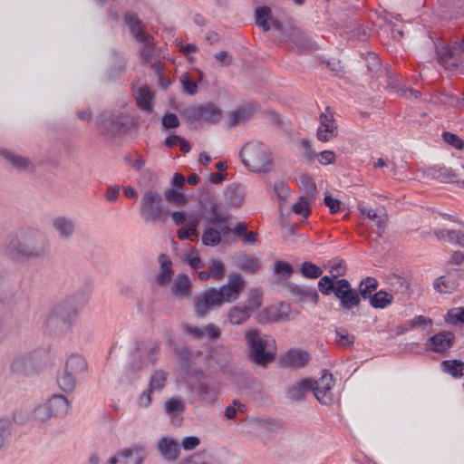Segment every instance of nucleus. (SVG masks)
I'll use <instances>...</instances> for the list:
<instances>
[{"label":"nucleus","mask_w":464,"mask_h":464,"mask_svg":"<svg viewBox=\"0 0 464 464\" xmlns=\"http://www.w3.org/2000/svg\"><path fill=\"white\" fill-rule=\"evenodd\" d=\"M379 283L375 277L363 278L358 288H353L349 280L336 276H324L318 281V290L324 295H334L339 300L340 307L343 311L351 312L355 315L354 308H358L362 300H369L378 288Z\"/></svg>","instance_id":"1"},{"label":"nucleus","mask_w":464,"mask_h":464,"mask_svg":"<svg viewBox=\"0 0 464 464\" xmlns=\"http://www.w3.org/2000/svg\"><path fill=\"white\" fill-rule=\"evenodd\" d=\"M50 247V242L42 231L26 228L8 236L5 251L14 262H31L47 257Z\"/></svg>","instance_id":"2"},{"label":"nucleus","mask_w":464,"mask_h":464,"mask_svg":"<svg viewBox=\"0 0 464 464\" xmlns=\"http://www.w3.org/2000/svg\"><path fill=\"white\" fill-rule=\"evenodd\" d=\"M247 359L254 364L266 368L276 359V341L259 329L247 330L244 335Z\"/></svg>","instance_id":"3"},{"label":"nucleus","mask_w":464,"mask_h":464,"mask_svg":"<svg viewBox=\"0 0 464 464\" xmlns=\"http://www.w3.org/2000/svg\"><path fill=\"white\" fill-rule=\"evenodd\" d=\"M78 318V308L74 301L64 300L55 304L46 320V329L53 334H64L72 330Z\"/></svg>","instance_id":"4"},{"label":"nucleus","mask_w":464,"mask_h":464,"mask_svg":"<svg viewBox=\"0 0 464 464\" xmlns=\"http://www.w3.org/2000/svg\"><path fill=\"white\" fill-rule=\"evenodd\" d=\"M190 129L196 130L204 121L209 125L219 123L223 118V111L215 103L209 102L199 105L188 106L179 111Z\"/></svg>","instance_id":"5"},{"label":"nucleus","mask_w":464,"mask_h":464,"mask_svg":"<svg viewBox=\"0 0 464 464\" xmlns=\"http://www.w3.org/2000/svg\"><path fill=\"white\" fill-rule=\"evenodd\" d=\"M97 121L101 132L111 138L123 137L135 126L133 119L120 111L102 112L97 117Z\"/></svg>","instance_id":"6"},{"label":"nucleus","mask_w":464,"mask_h":464,"mask_svg":"<svg viewBox=\"0 0 464 464\" xmlns=\"http://www.w3.org/2000/svg\"><path fill=\"white\" fill-rule=\"evenodd\" d=\"M242 163L251 171L266 173L272 165L271 154L261 143L248 142L240 150Z\"/></svg>","instance_id":"7"},{"label":"nucleus","mask_w":464,"mask_h":464,"mask_svg":"<svg viewBox=\"0 0 464 464\" xmlns=\"http://www.w3.org/2000/svg\"><path fill=\"white\" fill-rule=\"evenodd\" d=\"M140 214L145 222L157 223L165 222L169 211L164 208L161 195L149 190L141 198Z\"/></svg>","instance_id":"8"},{"label":"nucleus","mask_w":464,"mask_h":464,"mask_svg":"<svg viewBox=\"0 0 464 464\" xmlns=\"http://www.w3.org/2000/svg\"><path fill=\"white\" fill-rule=\"evenodd\" d=\"M38 370V358L35 352L18 353L10 362V371L13 374L27 377L34 375Z\"/></svg>","instance_id":"9"},{"label":"nucleus","mask_w":464,"mask_h":464,"mask_svg":"<svg viewBox=\"0 0 464 464\" xmlns=\"http://www.w3.org/2000/svg\"><path fill=\"white\" fill-rule=\"evenodd\" d=\"M464 53L459 48V43L455 42L452 46H442L437 51V59L447 70H453L459 67L464 61Z\"/></svg>","instance_id":"10"},{"label":"nucleus","mask_w":464,"mask_h":464,"mask_svg":"<svg viewBox=\"0 0 464 464\" xmlns=\"http://www.w3.org/2000/svg\"><path fill=\"white\" fill-rule=\"evenodd\" d=\"M320 126L316 137L320 141L326 142L338 135V127L334 120V111L327 106L325 111L319 116Z\"/></svg>","instance_id":"11"},{"label":"nucleus","mask_w":464,"mask_h":464,"mask_svg":"<svg viewBox=\"0 0 464 464\" xmlns=\"http://www.w3.org/2000/svg\"><path fill=\"white\" fill-rule=\"evenodd\" d=\"M245 284L246 282L240 275L229 276L227 283L218 290L222 304L236 301L243 291Z\"/></svg>","instance_id":"12"},{"label":"nucleus","mask_w":464,"mask_h":464,"mask_svg":"<svg viewBox=\"0 0 464 464\" xmlns=\"http://www.w3.org/2000/svg\"><path fill=\"white\" fill-rule=\"evenodd\" d=\"M455 334L450 331H440L429 337L425 343L426 350L445 354L454 345Z\"/></svg>","instance_id":"13"},{"label":"nucleus","mask_w":464,"mask_h":464,"mask_svg":"<svg viewBox=\"0 0 464 464\" xmlns=\"http://www.w3.org/2000/svg\"><path fill=\"white\" fill-rule=\"evenodd\" d=\"M221 304L218 289L212 287L201 293L200 298L195 303L194 311L198 318H205L215 305Z\"/></svg>","instance_id":"14"},{"label":"nucleus","mask_w":464,"mask_h":464,"mask_svg":"<svg viewBox=\"0 0 464 464\" xmlns=\"http://www.w3.org/2000/svg\"><path fill=\"white\" fill-rule=\"evenodd\" d=\"M289 42L296 53H304L317 50V44L312 38L298 27H293L285 39Z\"/></svg>","instance_id":"15"},{"label":"nucleus","mask_w":464,"mask_h":464,"mask_svg":"<svg viewBox=\"0 0 464 464\" xmlns=\"http://www.w3.org/2000/svg\"><path fill=\"white\" fill-rule=\"evenodd\" d=\"M147 456L143 447L127 448L111 458L106 464H141Z\"/></svg>","instance_id":"16"},{"label":"nucleus","mask_w":464,"mask_h":464,"mask_svg":"<svg viewBox=\"0 0 464 464\" xmlns=\"http://www.w3.org/2000/svg\"><path fill=\"white\" fill-rule=\"evenodd\" d=\"M284 287L295 297L296 302L304 303L310 301L316 304L319 301V295L314 287L301 286L293 282H285Z\"/></svg>","instance_id":"17"},{"label":"nucleus","mask_w":464,"mask_h":464,"mask_svg":"<svg viewBox=\"0 0 464 464\" xmlns=\"http://www.w3.org/2000/svg\"><path fill=\"white\" fill-rule=\"evenodd\" d=\"M209 194L203 196L199 200L201 209L204 211V218L211 225H221L228 221L229 215L222 214L219 209V205L217 201H211L208 207L203 205V201L210 200Z\"/></svg>","instance_id":"18"},{"label":"nucleus","mask_w":464,"mask_h":464,"mask_svg":"<svg viewBox=\"0 0 464 464\" xmlns=\"http://www.w3.org/2000/svg\"><path fill=\"white\" fill-rule=\"evenodd\" d=\"M190 389L194 394L198 395L199 401L208 404H213L216 401L218 393L217 385L203 380H198L191 384Z\"/></svg>","instance_id":"19"},{"label":"nucleus","mask_w":464,"mask_h":464,"mask_svg":"<svg viewBox=\"0 0 464 464\" xmlns=\"http://www.w3.org/2000/svg\"><path fill=\"white\" fill-rule=\"evenodd\" d=\"M157 450L167 461H175L180 455V448L177 440L162 436L158 443Z\"/></svg>","instance_id":"20"},{"label":"nucleus","mask_w":464,"mask_h":464,"mask_svg":"<svg viewBox=\"0 0 464 464\" xmlns=\"http://www.w3.org/2000/svg\"><path fill=\"white\" fill-rule=\"evenodd\" d=\"M289 314L281 310V307L270 305L264 308L257 315L256 321L261 324L278 323L288 320Z\"/></svg>","instance_id":"21"},{"label":"nucleus","mask_w":464,"mask_h":464,"mask_svg":"<svg viewBox=\"0 0 464 464\" xmlns=\"http://www.w3.org/2000/svg\"><path fill=\"white\" fill-rule=\"evenodd\" d=\"M309 359L307 352L292 348L282 356L280 362L285 366L302 368L306 365Z\"/></svg>","instance_id":"22"},{"label":"nucleus","mask_w":464,"mask_h":464,"mask_svg":"<svg viewBox=\"0 0 464 464\" xmlns=\"http://www.w3.org/2000/svg\"><path fill=\"white\" fill-rule=\"evenodd\" d=\"M53 227L62 240L70 239L75 232L74 221L65 216L56 217L53 220Z\"/></svg>","instance_id":"23"},{"label":"nucleus","mask_w":464,"mask_h":464,"mask_svg":"<svg viewBox=\"0 0 464 464\" xmlns=\"http://www.w3.org/2000/svg\"><path fill=\"white\" fill-rule=\"evenodd\" d=\"M159 263L160 271L156 277V283L160 286H166L172 281L174 276V271L171 267L172 261L168 255L162 253L159 256Z\"/></svg>","instance_id":"24"},{"label":"nucleus","mask_w":464,"mask_h":464,"mask_svg":"<svg viewBox=\"0 0 464 464\" xmlns=\"http://www.w3.org/2000/svg\"><path fill=\"white\" fill-rule=\"evenodd\" d=\"M171 294L176 297H186L191 295L192 283L186 274H179L171 286Z\"/></svg>","instance_id":"25"},{"label":"nucleus","mask_w":464,"mask_h":464,"mask_svg":"<svg viewBox=\"0 0 464 464\" xmlns=\"http://www.w3.org/2000/svg\"><path fill=\"white\" fill-rule=\"evenodd\" d=\"M169 343L177 356L181 372H187L190 366V360L192 356L191 350L187 346L175 344L172 340H169Z\"/></svg>","instance_id":"26"},{"label":"nucleus","mask_w":464,"mask_h":464,"mask_svg":"<svg viewBox=\"0 0 464 464\" xmlns=\"http://www.w3.org/2000/svg\"><path fill=\"white\" fill-rule=\"evenodd\" d=\"M313 380L311 379H303L302 381L295 383L287 390V398L295 401H302L304 400V393L307 392H311L313 388Z\"/></svg>","instance_id":"27"},{"label":"nucleus","mask_w":464,"mask_h":464,"mask_svg":"<svg viewBox=\"0 0 464 464\" xmlns=\"http://www.w3.org/2000/svg\"><path fill=\"white\" fill-rule=\"evenodd\" d=\"M45 404L53 417L64 416L69 409V401L63 395H53Z\"/></svg>","instance_id":"28"},{"label":"nucleus","mask_w":464,"mask_h":464,"mask_svg":"<svg viewBox=\"0 0 464 464\" xmlns=\"http://www.w3.org/2000/svg\"><path fill=\"white\" fill-rule=\"evenodd\" d=\"M154 93L148 86H142L139 89L137 94V105L139 108L147 113H151L153 111Z\"/></svg>","instance_id":"29"},{"label":"nucleus","mask_w":464,"mask_h":464,"mask_svg":"<svg viewBox=\"0 0 464 464\" xmlns=\"http://www.w3.org/2000/svg\"><path fill=\"white\" fill-rule=\"evenodd\" d=\"M0 156L7 162L11 163L12 166L19 171L25 170L29 169V167H33V164L28 159L11 152L8 150L0 149Z\"/></svg>","instance_id":"30"},{"label":"nucleus","mask_w":464,"mask_h":464,"mask_svg":"<svg viewBox=\"0 0 464 464\" xmlns=\"http://www.w3.org/2000/svg\"><path fill=\"white\" fill-rule=\"evenodd\" d=\"M256 24L265 32L271 29L270 22L273 19L270 7L263 5L256 8L255 11Z\"/></svg>","instance_id":"31"},{"label":"nucleus","mask_w":464,"mask_h":464,"mask_svg":"<svg viewBox=\"0 0 464 464\" xmlns=\"http://www.w3.org/2000/svg\"><path fill=\"white\" fill-rule=\"evenodd\" d=\"M393 302L392 294L380 290L375 292L371 298H369L370 305L375 309H384Z\"/></svg>","instance_id":"32"},{"label":"nucleus","mask_w":464,"mask_h":464,"mask_svg":"<svg viewBox=\"0 0 464 464\" xmlns=\"http://www.w3.org/2000/svg\"><path fill=\"white\" fill-rule=\"evenodd\" d=\"M434 289L441 294H451L459 287V283L454 278H448L441 276L435 279L433 283Z\"/></svg>","instance_id":"33"},{"label":"nucleus","mask_w":464,"mask_h":464,"mask_svg":"<svg viewBox=\"0 0 464 464\" xmlns=\"http://www.w3.org/2000/svg\"><path fill=\"white\" fill-rule=\"evenodd\" d=\"M77 376L65 368L57 375V383L61 390L71 392L75 389Z\"/></svg>","instance_id":"34"},{"label":"nucleus","mask_w":464,"mask_h":464,"mask_svg":"<svg viewBox=\"0 0 464 464\" xmlns=\"http://www.w3.org/2000/svg\"><path fill=\"white\" fill-rule=\"evenodd\" d=\"M251 316V314L244 307L235 305L228 311V322L233 325H238L246 322Z\"/></svg>","instance_id":"35"},{"label":"nucleus","mask_w":464,"mask_h":464,"mask_svg":"<svg viewBox=\"0 0 464 464\" xmlns=\"http://www.w3.org/2000/svg\"><path fill=\"white\" fill-rule=\"evenodd\" d=\"M64 368L76 376L87 370L85 359L79 354H72L66 361Z\"/></svg>","instance_id":"36"},{"label":"nucleus","mask_w":464,"mask_h":464,"mask_svg":"<svg viewBox=\"0 0 464 464\" xmlns=\"http://www.w3.org/2000/svg\"><path fill=\"white\" fill-rule=\"evenodd\" d=\"M247 224L237 222L233 227L232 232L237 235L245 244H254L257 240V233L248 232Z\"/></svg>","instance_id":"37"},{"label":"nucleus","mask_w":464,"mask_h":464,"mask_svg":"<svg viewBox=\"0 0 464 464\" xmlns=\"http://www.w3.org/2000/svg\"><path fill=\"white\" fill-rule=\"evenodd\" d=\"M440 365L442 371L450 374L453 378L458 379L463 376L464 362L460 360H444Z\"/></svg>","instance_id":"38"},{"label":"nucleus","mask_w":464,"mask_h":464,"mask_svg":"<svg viewBox=\"0 0 464 464\" xmlns=\"http://www.w3.org/2000/svg\"><path fill=\"white\" fill-rule=\"evenodd\" d=\"M125 67L126 63L124 57L118 50L112 49L111 53V76H119L125 70Z\"/></svg>","instance_id":"39"},{"label":"nucleus","mask_w":464,"mask_h":464,"mask_svg":"<svg viewBox=\"0 0 464 464\" xmlns=\"http://www.w3.org/2000/svg\"><path fill=\"white\" fill-rule=\"evenodd\" d=\"M237 266L249 274H255L259 269L258 260L248 255H242L237 258Z\"/></svg>","instance_id":"40"},{"label":"nucleus","mask_w":464,"mask_h":464,"mask_svg":"<svg viewBox=\"0 0 464 464\" xmlns=\"http://www.w3.org/2000/svg\"><path fill=\"white\" fill-rule=\"evenodd\" d=\"M299 272L302 275V276L308 279H316L319 277H323L322 268L310 261L303 262L299 266Z\"/></svg>","instance_id":"41"},{"label":"nucleus","mask_w":464,"mask_h":464,"mask_svg":"<svg viewBox=\"0 0 464 464\" xmlns=\"http://www.w3.org/2000/svg\"><path fill=\"white\" fill-rule=\"evenodd\" d=\"M257 427L264 429L265 430L274 433L283 428L284 422L280 419L272 418H257L255 420Z\"/></svg>","instance_id":"42"},{"label":"nucleus","mask_w":464,"mask_h":464,"mask_svg":"<svg viewBox=\"0 0 464 464\" xmlns=\"http://www.w3.org/2000/svg\"><path fill=\"white\" fill-rule=\"evenodd\" d=\"M201 241L204 246H216L222 241L221 232L212 227H208L203 231Z\"/></svg>","instance_id":"43"},{"label":"nucleus","mask_w":464,"mask_h":464,"mask_svg":"<svg viewBox=\"0 0 464 464\" xmlns=\"http://www.w3.org/2000/svg\"><path fill=\"white\" fill-rule=\"evenodd\" d=\"M445 322L453 326L464 324V306L449 309L445 315Z\"/></svg>","instance_id":"44"},{"label":"nucleus","mask_w":464,"mask_h":464,"mask_svg":"<svg viewBox=\"0 0 464 464\" xmlns=\"http://www.w3.org/2000/svg\"><path fill=\"white\" fill-rule=\"evenodd\" d=\"M178 464H211V456L206 451H198L181 459Z\"/></svg>","instance_id":"45"},{"label":"nucleus","mask_w":464,"mask_h":464,"mask_svg":"<svg viewBox=\"0 0 464 464\" xmlns=\"http://www.w3.org/2000/svg\"><path fill=\"white\" fill-rule=\"evenodd\" d=\"M309 199V198L301 196L298 201L293 206L294 213L307 218L311 214V204Z\"/></svg>","instance_id":"46"},{"label":"nucleus","mask_w":464,"mask_h":464,"mask_svg":"<svg viewBox=\"0 0 464 464\" xmlns=\"http://www.w3.org/2000/svg\"><path fill=\"white\" fill-rule=\"evenodd\" d=\"M336 339L335 342L338 346L342 348L350 347L354 343L355 337L353 334L347 333L345 329L336 328L335 329Z\"/></svg>","instance_id":"47"},{"label":"nucleus","mask_w":464,"mask_h":464,"mask_svg":"<svg viewBox=\"0 0 464 464\" xmlns=\"http://www.w3.org/2000/svg\"><path fill=\"white\" fill-rule=\"evenodd\" d=\"M263 303V293L255 288L251 296L247 299L246 304L243 305L250 314L258 309Z\"/></svg>","instance_id":"48"},{"label":"nucleus","mask_w":464,"mask_h":464,"mask_svg":"<svg viewBox=\"0 0 464 464\" xmlns=\"http://www.w3.org/2000/svg\"><path fill=\"white\" fill-rule=\"evenodd\" d=\"M300 187L306 193V198H313L315 196L316 185L308 174H301L299 178Z\"/></svg>","instance_id":"49"},{"label":"nucleus","mask_w":464,"mask_h":464,"mask_svg":"<svg viewBox=\"0 0 464 464\" xmlns=\"http://www.w3.org/2000/svg\"><path fill=\"white\" fill-rule=\"evenodd\" d=\"M166 199L169 202L175 203L177 206H184L187 204L188 199L180 189L169 188L164 193Z\"/></svg>","instance_id":"50"},{"label":"nucleus","mask_w":464,"mask_h":464,"mask_svg":"<svg viewBox=\"0 0 464 464\" xmlns=\"http://www.w3.org/2000/svg\"><path fill=\"white\" fill-rule=\"evenodd\" d=\"M166 382L167 373L162 370L155 371L150 376L149 387L153 391L161 390L164 388Z\"/></svg>","instance_id":"51"},{"label":"nucleus","mask_w":464,"mask_h":464,"mask_svg":"<svg viewBox=\"0 0 464 464\" xmlns=\"http://www.w3.org/2000/svg\"><path fill=\"white\" fill-rule=\"evenodd\" d=\"M209 272L212 276V278L216 280H221L226 273L225 265L222 261L218 260L216 258H211L209 260Z\"/></svg>","instance_id":"52"},{"label":"nucleus","mask_w":464,"mask_h":464,"mask_svg":"<svg viewBox=\"0 0 464 464\" xmlns=\"http://www.w3.org/2000/svg\"><path fill=\"white\" fill-rule=\"evenodd\" d=\"M274 272L288 279L294 274V266L286 261L277 260L275 262Z\"/></svg>","instance_id":"53"},{"label":"nucleus","mask_w":464,"mask_h":464,"mask_svg":"<svg viewBox=\"0 0 464 464\" xmlns=\"http://www.w3.org/2000/svg\"><path fill=\"white\" fill-rule=\"evenodd\" d=\"M311 392L314 393V397L318 400L319 402L324 405H328L332 402L333 397L331 393V390L322 389L318 385L313 384V388Z\"/></svg>","instance_id":"54"},{"label":"nucleus","mask_w":464,"mask_h":464,"mask_svg":"<svg viewBox=\"0 0 464 464\" xmlns=\"http://www.w3.org/2000/svg\"><path fill=\"white\" fill-rule=\"evenodd\" d=\"M180 83L183 91L188 95H195L198 92V83L191 80L188 72H185L180 77Z\"/></svg>","instance_id":"55"},{"label":"nucleus","mask_w":464,"mask_h":464,"mask_svg":"<svg viewBox=\"0 0 464 464\" xmlns=\"http://www.w3.org/2000/svg\"><path fill=\"white\" fill-rule=\"evenodd\" d=\"M442 139L447 144L450 145L456 150L464 149V140L455 133L444 131L442 133Z\"/></svg>","instance_id":"56"},{"label":"nucleus","mask_w":464,"mask_h":464,"mask_svg":"<svg viewBox=\"0 0 464 464\" xmlns=\"http://www.w3.org/2000/svg\"><path fill=\"white\" fill-rule=\"evenodd\" d=\"M366 63L367 70L372 76L376 75L381 71V60L375 53H369L366 57Z\"/></svg>","instance_id":"57"},{"label":"nucleus","mask_w":464,"mask_h":464,"mask_svg":"<svg viewBox=\"0 0 464 464\" xmlns=\"http://www.w3.org/2000/svg\"><path fill=\"white\" fill-rule=\"evenodd\" d=\"M33 417L35 420H38L42 423L49 420L53 416L51 411H49L47 405L42 404L36 407L33 412Z\"/></svg>","instance_id":"58"},{"label":"nucleus","mask_w":464,"mask_h":464,"mask_svg":"<svg viewBox=\"0 0 464 464\" xmlns=\"http://www.w3.org/2000/svg\"><path fill=\"white\" fill-rule=\"evenodd\" d=\"M180 122L178 116L172 112H167L161 118V126L162 129L169 130L171 129H176L179 126Z\"/></svg>","instance_id":"59"},{"label":"nucleus","mask_w":464,"mask_h":464,"mask_svg":"<svg viewBox=\"0 0 464 464\" xmlns=\"http://www.w3.org/2000/svg\"><path fill=\"white\" fill-rule=\"evenodd\" d=\"M14 296V289L6 281H0V303L8 304Z\"/></svg>","instance_id":"60"},{"label":"nucleus","mask_w":464,"mask_h":464,"mask_svg":"<svg viewBox=\"0 0 464 464\" xmlns=\"http://www.w3.org/2000/svg\"><path fill=\"white\" fill-rule=\"evenodd\" d=\"M390 285L396 289L397 292L404 293L409 289L408 281L398 275H392L389 278Z\"/></svg>","instance_id":"61"},{"label":"nucleus","mask_w":464,"mask_h":464,"mask_svg":"<svg viewBox=\"0 0 464 464\" xmlns=\"http://www.w3.org/2000/svg\"><path fill=\"white\" fill-rule=\"evenodd\" d=\"M11 436V422L7 419L0 420V449L5 440Z\"/></svg>","instance_id":"62"},{"label":"nucleus","mask_w":464,"mask_h":464,"mask_svg":"<svg viewBox=\"0 0 464 464\" xmlns=\"http://www.w3.org/2000/svg\"><path fill=\"white\" fill-rule=\"evenodd\" d=\"M314 385L320 386L322 389L326 391L331 390L334 386V378L333 375L327 371H324L323 375L319 379V381H313Z\"/></svg>","instance_id":"63"},{"label":"nucleus","mask_w":464,"mask_h":464,"mask_svg":"<svg viewBox=\"0 0 464 464\" xmlns=\"http://www.w3.org/2000/svg\"><path fill=\"white\" fill-rule=\"evenodd\" d=\"M165 409L168 413L172 414L184 411L185 406L180 400L172 398L166 401Z\"/></svg>","instance_id":"64"}]
</instances>
